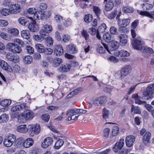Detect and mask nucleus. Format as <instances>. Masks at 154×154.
<instances>
[{"mask_svg": "<svg viewBox=\"0 0 154 154\" xmlns=\"http://www.w3.org/2000/svg\"><path fill=\"white\" fill-rule=\"evenodd\" d=\"M26 104L24 103L13 106L11 108L12 112L11 114L12 116L13 117L18 118V121L20 122V119L21 117L19 111H23L26 108Z\"/></svg>", "mask_w": 154, "mask_h": 154, "instance_id": "nucleus-2", "label": "nucleus"}, {"mask_svg": "<svg viewBox=\"0 0 154 154\" xmlns=\"http://www.w3.org/2000/svg\"><path fill=\"white\" fill-rule=\"evenodd\" d=\"M62 46L59 45H57L55 46L54 53L57 56L62 55L63 53V51Z\"/></svg>", "mask_w": 154, "mask_h": 154, "instance_id": "nucleus-20", "label": "nucleus"}, {"mask_svg": "<svg viewBox=\"0 0 154 154\" xmlns=\"http://www.w3.org/2000/svg\"><path fill=\"white\" fill-rule=\"evenodd\" d=\"M93 19L92 15L88 14H86L84 17V20L86 23L91 22Z\"/></svg>", "mask_w": 154, "mask_h": 154, "instance_id": "nucleus-46", "label": "nucleus"}, {"mask_svg": "<svg viewBox=\"0 0 154 154\" xmlns=\"http://www.w3.org/2000/svg\"><path fill=\"white\" fill-rule=\"evenodd\" d=\"M97 30L94 27H91L89 29V33L92 35H95L97 32Z\"/></svg>", "mask_w": 154, "mask_h": 154, "instance_id": "nucleus-64", "label": "nucleus"}, {"mask_svg": "<svg viewBox=\"0 0 154 154\" xmlns=\"http://www.w3.org/2000/svg\"><path fill=\"white\" fill-rule=\"evenodd\" d=\"M24 63L26 64H29L32 61V58L30 55H27L23 59Z\"/></svg>", "mask_w": 154, "mask_h": 154, "instance_id": "nucleus-39", "label": "nucleus"}, {"mask_svg": "<svg viewBox=\"0 0 154 154\" xmlns=\"http://www.w3.org/2000/svg\"><path fill=\"white\" fill-rule=\"evenodd\" d=\"M131 111L134 112V113L137 114H140L141 112L139 107L138 106H134L133 105H132Z\"/></svg>", "mask_w": 154, "mask_h": 154, "instance_id": "nucleus-48", "label": "nucleus"}, {"mask_svg": "<svg viewBox=\"0 0 154 154\" xmlns=\"http://www.w3.org/2000/svg\"><path fill=\"white\" fill-rule=\"evenodd\" d=\"M135 139V137L133 135L127 136L125 139L126 144H133Z\"/></svg>", "mask_w": 154, "mask_h": 154, "instance_id": "nucleus-24", "label": "nucleus"}, {"mask_svg": "<svg viewBox=\"0 0 154 154\" xmlns=\"http://www.w3.org/2000/svg\"><path fill=\"white\" fill-rule=\"evenodd\" d=\"M52 29V26L49 25H45L40 31V36L43 39H45L48 36L49 33L50 32Z\"/></svg>", "mask_w": 154, "mask_h": 154, "instance_id": "nucleus-5", "label": "nucleus"}, {"mask_svg": "<svg viewBox=\"0 0 154 154\" xmlns=\"http://www.w3.org/2000/svg\"><path fill=\"white\" fill-rule=\"evenodd\" d=\"M113 6V2L112 1H109L105 5V10L107 11H109L112 9Z\"/></svg>", "mask_w": 154, "mask_h": 154, "instance_id": "nucleus-31", "label": "nucleus"}, {"mask_svg": "<svg viewBox=\"0 0 154 154\" xmlns=\"http://www.w3.org/2000/svg\"><path fill=\"white\" fill-rule=\"evenodd\" d=\"M41 118L45 122H48L50 118L49 115L48 114H43L41 116Z\"/></svg>", "mask_w": 154, "mask_h": 154, "instance_id": "nucleus-57", "label": "nucleus"}, {"mask_svg": "<svg viewBox=\"0 0 154 154\" xmlns=\"http://www.w3.org/2000/svg\"><path fill=\"white\" fill-rule=\"evenodd\" d=\"M11 103V100L10 99H5L2 100L0 103V105L3 107H8Z\"/></svg>", "mask_w": 154, "mask_h": 154, "instance_id": "nucleus-29", "label": "nucleus"}, {"mask_svg": "<svg viewBox=\"0 0 154 154\" xmlns=\"http://www.w3.org/2000/svg\"><path fill=\"white\" fill-rule=\"evenodd\" d=\"M131 67L129 65H126L122 67L119 71V75L122 79L128 75L131 72Z\"/></svg>", "mask_w": 154, "mask_h": 154, "instance_id": "nucleus-7", "label": "nucleus"}, {"mask_svg": "<svg viewBox=\"0 0 154 154\" xmlns=\"http://www.w3.org/2000/svg\"><path fill=\"white\" fill-rule=\"evenodd\" d=\"M34 39L37 42H41L44 40L43 38L38 35H34L33 36Z\"/></svg>", "mask_w": 154, "mask_h": 154, "instance_id": "nucleus-55", "label": "nucleus"}, {"mask_svg": "<svg viewBox=\"0 0 154 154\" xmlns=\"http://www.w3.org/2000/svg\"><path fill=\"white\" fill-rule=\"evenodd\" d=\"M132 44L133 48L136 50H142L143 48L144 47L143 46L144 45V42L139 37H137L136 39L133 40Z\"/></svg>", "mask_w": 154, "mask_h": 154, "instance_id": "nucleus-4", "label": "nucleus"}, {"mask_svg": "<svg viewBox=\"0 0 154 154\" xmlns=\"http://www.w3.org/2000/svg\"><path fill=\"white\" fill-rule=\"evenodd\" d=\"M45 43L46 45L48 47H51L53 43V40L52 38L50 37L47 36L45 38V39H44L43 41Z\"/></svg>", "mask_w": 154, "mask_h": 154, "instance_id": "nucleus-28", "label": "nucleus"}, {"mask_svg": "<svg viewBox=\"0 0 154 154\" xmlns=\"http://www.w3.org/2000/svg\"><path fill=\"white\" fill-rule=\"evenodd\" d=\"M93 9L95 15L97 17V18H99V16L101 13V10L99 8L96 6H94L93 7Z\"/></svg>", "mask_w": 154, "mask_h": 154, "instance_id": "nucleus-38", "label": "nucleus"}, {"mask_svg": "<svg viewBox=\"0 0 154 154\" xmlns=\"http://www.w3.org/2000/svg\"><path fill=\"white\" fill-rule=\"evenodd\" d=\"M104 48L102 46L99 45L97 48V51L100 54H102L104 53L105 51V49L110 54H115L116 53V44L114 42H112L111 45H109V47L107 46L106 44L104 43H102Z\"/></svg>", "mask_w": 154, "mask_h": 154, "instance_id": "nucleus-1", "label": "nucleus"}, {"mask_svg": "<svg viewBox=\"0 0 154 154\" xmlns=\"http://www.w3.org/2000/svg\"><path fill=\"white\" fill-rule=\"evenodd\" d=\"M106 97L101 96L96 98L93 101V104L95 106H101L106 102Z\"/></svg>", "mask_w": 154, "mask_h": 154, "instance_id": "nucleus-11", "label": "nucleus"}, {"mask_svg": "<svg viewBox=\"0 0 154 154\" xmlns=\"http://www.w3.org/2000/svg\"><path fill=\"white\" fill-rule=\"evenodd\" d=\"M8 32L11 35L16 36L19 33V32L18 30L17 29L11 28L8 30Z\"/></svg>", "mask_w": 154, "mask_h": 154, "instance_id": "nucleus-47", "label": "nucleus"}, {"mask_svg": "<svg viewBox=\"0 0 154 154\" xmlns=\"http://www.w3.org/2000/svg\"><path fill=\"white\" fill-rule=\"evenodd\" d=\"M70 39V36L67 34H64L62 37V40L64 42H68Z\"/></svg>", "mask_w": 154, "mask_h": 154, "instance_id": "nucleus-58", "label": "nucleus"}, {"mask_svg": "<svg viewBox=\"0 0 154 154\" xmlns=\"http://www.w3.org/2000/svg\"><path fill=\"white\" fill-rule=\"evenodd\" d=\"M27 12L29 14L32 15V17H27L29 19L31 20H33V19L35 20L42 19V17L44 14H39L35 8H29L27 10Z\"/></svg>", "mask_w": 154, "mask_h": 154, "instance_id": "nucleus-3", "label": "nucleus"}, {"mask_svg": "<svg viewBox=\"0 0 154 154\" xmlns=\"http://www.w3.org/2000/svg\"><path fill=\"white\" fill-rule=\"evenodd\" d=\"M88 1L89 0H77L76 1V0H75L74 2L76 5H79L82 8H86L87 6V4L84 3L83 2H88Z\"/></svg>", "mask_w": 154, "mask_h": 154, "instance_id": "nucleus-22", "label": "nucleus"}, {"mask_svg": "<svg viewBox=\"0 0 154 154\" xmlns=\"http://www.w3.org/2000/svg\"><path fill=\"white\" fill-rule=\"evenodd\" d=\"M130 23V20L129 19L121 20L119 19L117 21L118 24L121 27H124L128 25Z\"/></svg>", "mask_w": 154, "mask_h": 154, "instance_id": "nucleus-17", "label": "nucleus"}, {"mask_svg": "<svg viewBox=\"0 0 154 154\" xmlns=\"http://www.w3.org/2000/svg\"><path fill=\"white\" fill-rule=\"evenodd\" d=\"M53 51V50L50 48H45L43 53L47 55H51Z\"/></svg>", "mask_w": 154, "mask_h": 154, "instance_id": "nucleus-54", "label": "nucleus"}, {"mask_svg": "<svg viewBox=\"0 0 154 154\" xmlns=\"http://www.w3.org/2000/svg\"><path fill=\"white\" fill-rule=\"evenodd\" d=\"M80 90L79 88H78L66 96L67 99L70 98L72 97L73 96L76 95L78 91Z\"/></svg>", "mask_w": 154, "mask_h": 154, "instance_id": "nucleus-40", "label": "nucleus"}, {"mask_svg": "<svg viewBox=\"0 0 154 154\" xmlns=\"http://www.w3.org/2000/svg\"><path fill=\"white\" fill-rule=\"evenodd\" d=\"M62 62V59L59 58H56L54 59L53 64L55 67H57L60 65Z\"/></svg>", "mask_w": 154, "mask_h": 154, "instance_id": "nucleus-43", "label": "nucleus"}, {"mask_svg": "<svg viewBox=\"0 0 154 154\" xmlns=\"http://www.w3.org/2000/svg\"><path fill=\"white\" fill-rule=\"evenodd\" d=\"M151 136V134L149 132H147L145 135L143 137V140L145 143H147L149 142Z\"/></svg>", "mask_w": 154, "mask_h": 154, "instance_id": "nucleus-35", "label": "nucleus"}, {"mask_svg": "<svg viewBox=\"0 0 154 154\" xmlns=\"http://www.w3.org/2000/svg\"><path fill=\"white\" fill-rule=\"evenodd\" d=\"M6 57L8 60L12 61L14 63H17L19 60V57L18 55L11 53H8Z\"/></svg>", "mask_w": 154, "mask_h": 154, "instance_id": "nucleus-13", "label": "nucleus"}, {"mask_svg": "<svg viewBox=\"0 0 154 154\" xmlns=\"http://www.w3.org/2000/svg\"><path fill=\"white\" fill-rule=\"evenodd\" d=\"M132 97L134 99L135 103L138 105H143L146 102L145 101L141 100L140 97L137 94L132 95Z\"/></svg>", "mask_w": 154, "mask_h": 154, "instance_id": "nucleus-21", "label": "nucleus"}, {"mask_svg": "<svg viewBox=\"0 0 154 154\" xmlns=\"http://www.w3.org/2000/svg\"><path fill=\"white\" fill-rule=\"evenodd\" d=\"M16 138L15 135L11 134L6 137L3 141V144H13L15 143Z\"/></svg>", "mask_w": 154, "mask_h": 154, "instance_id": "nucleus-12", "label": "nucleus"}, {"mask_svg": "<svg viewBox=\"0 0 154 154\" xmlns=\"http://www.w3.org/2000/svg\"><path fill=\"white\" fill-rule=\"evenodd\" d=\"M108 114L109 111L106 108H104L103 110V117L106 121H108Z\"/></svg>", "mask_w": 154, "mask_h": 154, "instance_id": "nucleus-45", "label": "nucleus"}, {"mask_svg": "<svg viewBox=\"0 0 154 154\" xmlns=\"http://www.w3.org/2000/svg\"><path fill=\"white\" fill-rule=\"evenodd\" d=\"M81 34L82 36L85 38L86 40H88L89 35L88 32L86 30H83L81 32Z\"/></svg>", "mask_w": 154, "mask_h": 154, "instance_id": "nucleus-60", "label": "nucleus"}, {"mask_svg": "<svg viewBox=\"0 0 154 154\" xmlns=\"http://www.w3.org/2000/svg\"><path fill=\"white\" fill-rule=\"evenodd\" d=\"M0 66L5 70L10 72H12V69L11 67L8 66V63L3 60H0Z\"/></svg>", "mask_w": 154, "mask_h": 154, "instance_id": "nucleus-19", "label": "nucleus"}, {"mask_svg": "<svg viewBox=\"0 0 154 154\" xmlns=\"http://www.w3.org/2000/svg\"><path fill=\"white\" fill-rule=\"evenodd\" d=\"M6 147H8L7 151L9 153H12L14 152L17 148V145H11V146H8L7 145H4Z\"/></svg>", "mask_w": 154, "mask_h": 154, "instance_id": "nucleus-33", "label": "nucleus"}, {"mask_svg": "<svg viewBox=\"0 0 154 154\" xmlns=\"http://www.w3.org/2000/svg\"><path fill=\"white\" fill-rule=\"evenodd\" d=\"M1 14L3 16H6L11 14L10 9L6 8H3L0 11Z\"/></svg>", "mask_w": 154, "mask_h": 154, "instance_id": "nucleus-49", "label": "nucleus"}, {"mask_svg": "<svg viewBox=\"0 0 154 154\" xmlns=\"http://www.w3.org/2000/svg\"><path fill=\"white\" fill-rule=\"evenodd\" d=\"M76 114L75 109H71L68 110L66 112V115L69 116H72Z\"/></svg>", "mask_w": 154, "mask_h": 154, "instance_id": "nucleus-50", "label": "nucleus"}, {"mask_svg": "<svg viewBox=\"0 0 154 154\" xmlns=\"http://www.w3.org/2000/svg\"><path fill=\"white\" fill-rule=\"evenodd\" d=\"M35 48L38 52L41 53H43L45 48L43 45L39 44H35Z\"/></svg>", "mask_w": 154, "mask_h": 154, "instance_id": "nucleus-37", "label": "nucleus"}, {"mask_svg": "<svg viewBox=\"0 0 154 154\" xmlns=\"http://www.w3.org/2000/svg\"><path fill=\"white\" fill-rule=\"evenodd\" d=\"M26 49L27 53L30 54H32L34 52V48L30 46H26Z\"/></svg>", "mask_w": 154, "mask_h": 154, "instance_id": "nucleus-53", "label": "nucleus"}, {"mask_svg": "<svg viewBox=\"0 0 154 154\" xmlns=\"http://www.w3.org/2000/svg\"><path fill=\"white\" fill-rule=\"evenodd\" d=\"M17 130L20 133H25L28 131V128L26 127V125H21L17 127Z\"/></svg>", "mask_w": 154, "mask_h": 154, "instance_id": "nucleus-23", "label": "nucleus"}, {"mask_svg": "<svg viewBox=\"0 0 154 154\" xmlns=\"http://www.w3.org/2000/svg\"><path fill=\"white\" fill-rule=\"evenodd\" d=\"M139 14L140 15L145 16L151 18H153L152 15L154 16V10L151 12V14L148 12L143 11H140Z\"/></svg>", "mask_w": 154, "mask_h": 154, "instance_id": "nucleus-34", "label": "nucleus"}, {"mask_svg": "<svg viewBox=\"0 0 154 154\" xmlns=\"http://www.w3.org/2000/svg\"><path fill=\"white\" fill-rule=\"evenodd\" d=\"M106 27V24L104 23H103L98 27L97 31L100 33H103L105 32Z\"/></svg>", "mask_w": 154, "mask_h": 154, "instance_id": "nucleus-44", "label": "nucleus"}, {"mask_svg": "<svg viewBox=\"0 0 154 154\" xmlns=\"http://www.w3.org/2000/svg\"><path fill=\"white\" fill-rule=\"evenodd\" d=\"M122 10L125 13H132L134 11V10L131 7L126 6L123 8Z\"/></svg>", "mask_w": 154, "mask_h": 154, "instance_id": "nucleus-42", "label": "nucleus"}, {"mask_svg": "<svg viewBox=\"0 0 154 154\" xmlns=\"http://www.w3.org/2000/svg\"><path fill=\"white\" fill-rule=\"evenodd\" d=\"M63 23L65 26L67 27L71 26L72 23V20L69 18H68L66 20L63 21Z\"/></svg>", "mask_w": 154, "mask_h": 154, "instance_id": "nucleus-59", "label": "nucleus"}, {"mask_svg": "<svg viewBox=\"0 0 154 154\" xmlns=\"http://www.w3.org/2000/svg\"><path fill=\"white\" fill-rule=\"evenodd\" d=\"M75 47L76 46L73 45H69L67 47V50L70 53L74 54L77 51Z\"/></svg>", "mask_w": 154, "mask_h": 154, "instance_id": "nucleus-27", "label": "nucleus"}, {"mask_svg": "<svg viewBox=\"0 0 154 154\" xmlns=\"http://www.w3.org/2000/svg\"><path fill=\"white\" fill-rule=\"evenodd\" d=\"M28 28L31 31L35 32L38 30L39 26L36 21L33 20L32 22L29 23Z\"/></svg>", "mask_w": 154, "mask_h": 154, "instance_id": "nucleus-16", "label": "nucleus"}, {"mask_svg": "<svg viewBox=\"0 0 154 154\" xmlns=\"http://www.w3.org/2000/svg\"><path fill=\"white\" fill-rule=\"evenodd\" d=\"M70 67L71 66L69 64L62 65L60 66V71L62 72H67L69 70Z\"/></svg>", "mask_w": 154, "mask_h": 154, "instance_id": "nucleus-32", "label": "nucleus"}, {"mask_svg": "<svg viewBox=\"0 0 154 154\" xmlns=\"http://www.w3.org/2000/svg\"><path fill=\"white\" fill-rule=\"evenodd\" d=\"M9 9L11 14H16L20 11V7L17 4H13L10 5Z\"/></svg>", "mask_w": 154, "mask_h": 154, "instance_id": "nucleus-18", "label": "nucleus"}, {"mask_svg": "<svg viewBox=\"0 0 154 154\" xmlns=\"http://www.w3.org/2000/svg\"><path fill=\"white\" fill-rule=\"evenodd\" d=\"M21 116L27 120L32 119L34 117V115L32 112L27 109H24V112L22 114Z\"/></svg>", "mask_w": 154, "mask_h": 154, "instance_id": "nucleus-14", "label": "nucleus"}, {"mask_svg": "<svg viewBox=\"0 0 154 154\" xmlns=\"http://www.w3.org/2000/svg\"><path fill=\"white\" fill-rule=\"evenodd\" d=\"M115 127H113L112 129V133L110 136V139L111 140L115 141L116 139V129Z\"/></svg>", "mask_w": 154, "mask_h": 154, "instance_id": "nucleus-52", "label": "nucleus"}, {"mask_svg": "<svg viewBox=\"0 0 154 154\" xmlns=\"http://www.w3.org/2000/svg\"><path fill=\"white\" fill-rule=\"evenodd\" d=\"M103 40L107 43H109L111 42V44L109 46L111 45L112 43L113 42L116 44V42L113 40L112 35L109 32L105 33L103 35Z\"/></svg>", "mask_w": 154, "mask_h": 154, "instance_id": "nucleus-15", "label": "nucleus"}, {"mask_svg": "<svg viewBox=\"0 0 154 154\" xmlns=\"http://www.w3.org/2000/svg\"><path fill=\"white\" fill-rule=\"evenodd\" d=\"M9 119V117L8 115L6 114H3L0 116V123H5Z\"/></svg>", "mask_w": 154, "mask_h": 154, "instance_id": "nucleus-36", "label": "nucleus"}, {"mask_svg": "<svg viewBox=\"0 0 154 154\" xmlns=\"http://www.w3.org/2000/svg\"><path fill=\"white\" fill-rule=\"evenodd\" d=\"M33 141L32 139L29 138L26 140L22 144H33Z\"/></svg>", "mask_w": 154, "mask_h": 154, "instance_id": "nucleus-56", "label": "nucleus"}, {"mask_svg": "<svg viewBox=\"0 0 154 154\" xmlns=\"http://www.w3.org/2000/svg\"><path fill=\"white\" fill-rule=\"evenodd\" d=\"M21 35L23 38L28 39L30 38L29 31L28 30H23L21 32Z\"/></svg>", "mask_w": 154, "mask_h": 154, "instance_id": "nucleus-30", "label": "nucleus"}, {"mask_svg": "<svg viewBox=\"0 0 154 154\" xmlns=\"http://www.w3.org/2000/svg\"><path fill=\"white\" fill-rule=\"evenodd\" d=\"M47 6L46 4L44 3H42L39 5L38 8V12L39 13V14H44L42 17V19L49 18L51 15V12L49 11L45 13L46 14H45L44 10L47 8Z\"/></svg>", "mask_w": 154, "mask_h": 154, "instance_id": "nucleus-8", "label": "nucleus"}, {"mask_svg": "<svg viewBox=\"0 0 154 154\" xmlns=\"http://www.w3.org/2000/svg\"><path fill=\"white\" fill-rule=\"evenodd\" d=\"M53 141V139L51 137H48L44 139L41 144H52Z\"/></svg>", "mask_w": 154, "mask_h": 154, "instance_id": "nucleus-41", "label": "nucleus"}, {"mask_svg": "<svg viewBox=\"0 0 154 154\" xmlns=\"http://www.w3.org/2000/svg\"><path fill=\"white\" fill-rule=\"evenodd\" d=\"M13 70H14L16 72H18L20 69V66H18L16 63H14L12 65Z\"/></svg>", "mask_w": 154, "mask_h": 154, "instance_id": "nucleus-62", "label": "nucleus"}, {"mask_svg": "<svg viewBox=\"0 0 154 154\" xmlns=\"http://www.w3.org/2000/svg\"><path fill=\"white\" fill-rule=\"evenodd\" d=\"M154 93V83L149 85L146 88V91L143 93V97H142L143 99V97H147V98H152V95Z\"/></svg>", "mask_w": 154, "mask_h": 154, "instance_id": "nucleus-10", "label": "nucleus"}, {"mask_svg": "<svg viewBox=\"0 0 154 154\" xmlns=\"http://www.w3.org/2000/svg\"><path fill=\"white\" fill-rule=\"evenodd\" d=\"M6 47L10 51L19 53L22 51L21 47L15 43H9L6 45Z\"/></svg>", "mask_w": 154, "mask_h": 154, "instance_id": "nucleus-6", "label": "nucleus"}, {"mask_svg": "<svg viewBox=\"0 0 154 154\" xmlns=\"http://www.w3.org/2000/svg\"><path fill=\"white\" fill-rule=\"evenodd\" d=\"M27 21V19L23 17L20 18L18 20L19 22L23 25H25Z\"/></svg>", "mask_w": 154, "mask_h": 154, "instance_id": "nucleus-51", "label": "nucleus"}, {"mask_svg": "<svg viewBox=\"0 0 154 154\" xmlns=\"http://www.w3.org/2000/svg\"><path fill=\"white\" fill-rule=\"evenodd\" d=\"M55 20L57 22L60 23L63 20V17L59 15H56L54 16Z\"/></svg>", "mask_w": 154, "mask_h": 154, "instance_id": "nucleus-61", "label": "nucleus"}, {"mask_svg": "<svg viewBox=\"0 0 154 154\" xmlns=\"http://www.w3.org/2000/svg\"><path fill=\"white\" fill-rule=\"evenodd\" d=\"M143 105L149 112H152V110H153V107L151 105L147 104L145 102Z\"/></svg>", "mask_w": 154, "mask_h": 154, "instance_id": "nucleus-63", "label": "nucleus"}, {"mask_svg": "<svg viewBox=\"0 0 154 154\" xmlns=\"http://www.w3.org/2000/svg\"><path fill=\"white\" fill-rule=\"evenodd\" d=\"M129 53L126 51L121 50V51H116V56L128 57L129 56Z\"/></svg>", "mask_w": 154, "mask_h": 154, "instance_id": "nucleus-26", "label": "nucleus"}, {"mask_svg": "<svg viewBox=\"0 0 154 154\" xmlns=\"http://www.w3.org/2000/svg\"><path fill=\"white\" fill-rule=\"evenodd\" d=\"M120 42L122 45H125L127 43V36L125 34H121L119 36Z\"/></svg>", "mask_w": 154, "mask_h": 154, "instance_id": "nucleus-25", "label": "nucleus"}, {"mask_svg": "<svg viewBox=\"0 0 154 154\" xmlns=\"http://www.w3.org/2000/svg\"><path fill=\"white\" fill-rule=\"evenodd\" d=\"M28 128L29 134L31 136H33L35 134H38L40 130V126L37 124L29 125L28 126Z\"/></svg>", "mask_w": 154, "mask_h": 154, "instance_id": "nucleus-9", "label": "nucleus"}]
</instances>
